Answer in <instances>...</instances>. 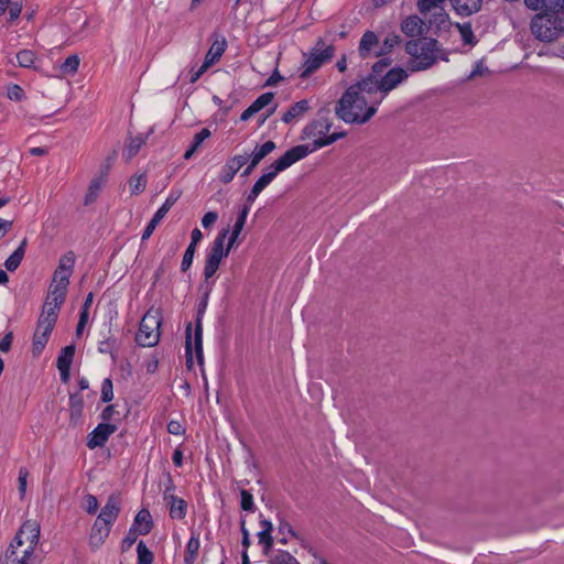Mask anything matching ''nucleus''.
Listing matches in <instances>:
<instances>
[{
	"label": "nucleus",
	"instance_id": "cd10ccee",
	"mask_svg": "<svg viewBox=\"0 0 564 564\" xmlns=\"http://www.w3.org/2000/svg\"><path fill=\"white\" fill-rule=\"evenodd\" d=\"M26 246H28V239L24 238L21 241L20 246L6 260L4 267L8 271L13 272L19 268V265L21 264V262L24 258Z\"/></svg>",
	"mask_w": 564,
	"mask_h": 564
},
{
	"label": "nucleus",
	"instance_id": "c85d7f7f",
	"mask_svg": "<svg viewBox=\"0 0 564 564\" xmlns=\"http://www.w3.org/2000/svg\"><path fill=\"white\" fill-rule=\"evenodd\" d=\"M346 135V132H334L330 135H326L324 138L319 137L318 139H315L312 144H300L299 147L307 148V155L312 153L313 151H316L321 148L327 147L329 144H333L338 139H341Z\"/></svg>",
	"mask_w": 564,
	"mask_h": 564
},
{
	"label": "nucleus",
	"instance_id": "f704fd0d",
	"mask_svg": "<svg viewBox=\"0 0 564 564\" xmlns=\"http://www.w3.org/2000/svg\"><path fill=\"white\" fill-rule=\"evenodd\" d=\"M210 137V131L207 128L202 129L197 132L194 138L191 147L184 153V159L189 160L193 154L197 151V149L202 145V143Z\"/></svg>",
	"mask_w": 564,
	"mask_h": 564
},
{
	"label": "nucleus",
	"instance_id": "5fc2aeb1",
	"mask_svg": "<svg viewBox=\"0 0 564 564\" xmlns=\"http://www.w3.org/2000/svg\"><path fill=\"white\" fill-rule=\"evenodd\" d=\"M139 532L134 528H130L127 535L121 542V551L127 552L135 543Z\"/></svg>",
	"mask_w": 564,
	"mask_h": 564
},
{
	"label": "nucleus",
	"instance_id": "052dcab7",
	"mask_svg": "<svg viewBox=\"0 0 564 564\" xmlns=\"http://www.w3.org/2000/svg\"><path fill=\"white\" fill-rule=\"evenodd\" d=\"M258 540L259 544H262L264 546V554H268L269 551L272 549L273 545V538L269 533H258Z\"/></svg>",
	"mask_w": 564,
	"mask_h": 564
},
{
	"label": "nucleus",
	"instance_id": "6e6d98bb",
	"mask_svg": "<svg viewBox=\"0 0 564 564\" xmlns=\"http://www.w3.org/2000/svg\"><path fill=\"white\" fill-rule=\"evenodd\" d=\"M248 213H249V206L245 205L242 207V209L239 212L238 217H237L236 223H235L234 228H232L236 232H241L242 231L243 226L246 224V219H247Z\"/></svg>",
	"mask_w": 564,
	"mask_h": 564
},
{
	"label": "nucleus",
	"instance_id": "7c9ffc66",
	"mask_svg": "<svg viewBox=\"0 0 564 564\" xmlns=\"http://www.w3.org/2000/svg\"><path fill=\"white\" fill-rule=\"evenodd\" d=\"M107 181L104 180V176H95L89 184L88 191L84 198V205L88 206L93 204L97 197L99 196V193L102 188V186L106 184Z\"/></svg>",
	"mask_w": 564,
	"mask_h": 564
},
{
	"label": "nucleus",
	"instance_id": "f3484780",
	"mask_svg": "<svg viewBox=\"0 0 564 564\" xmlns=\"http://www.w3.org/2000/svg\"><path fill=\"white\" fill-rule=\"evenodd\" d=\"M214 42L204 58L205 67L213 66L218 62L227 48V40L224 35L214 33Z\"/></svg>",
	"mask_w": 564,
	"mask_h": 564
},
{
	"label": "nucleus",
	"instance_id": "49530a36",
	"mask_svg": "<svg viewBox=\"0 0 564 564\" xmlns=\"http://www.w3.org/2000/svg\"><path fill=\"white\" fill-rule=\"evenodd\" d=\"M240 507L243 511L253 512L256 510V506L253 502V496L249 490L241 489L240 490Z\"/></svg>",
	"mask_w": 564,
	"mask_h": 564
},
{
	"label": "nucleus",
	"instance_id": "864d4df0",
	"mask_svg": "<svg viewBox=\"0 0 564 564\" xmlns=\"http://www.w3.org/2000/svg\"><path fill=\"white\" fill-rule=\"evenodd\" d=\"M84 509L86 512L89 514H95L99 507L98 499L94 495L87 494L84 497Z\"/></svg>",
	"mask_w": 564,
	"mask_h": 564
},
{
	"label": "nucleus",
	"instance_id": "0e129e2a",
	"mask_svg": "<svg viewBox=\"0 0 564 564\" xmlns=\"http://www.w3.org/2000/svg\"><path fill=\"white\" fill-rule=\"evenodd\" d=\"M115 161V154L106 158L104 164L100 166L99 174L97 176H104V180L107 181V176L109 170L111 169Z\"/></svg>",
	"mask_w": 564,
	"mask_h": 564
},
{
	"label": "nucleus",
	"instance_id": "603ef678",
	"mask_svg": "<svg viewBox=\"0 0 564 564\" xmlns=\"http://www.w3.org/2000/svg\"><path fill=\"white\" fill-rule=\"evenodd\" d=\"M392 63V59L390 57H383L381 59H379L378 62H376L373 65H372V68H371V73L370 74H376V76L378 78L382 77V73L386 70L387 67H389Z\"/></svg>",
	"mask_w": 564,
	"mask_h": 564
},
{
	"label": "nucleus",
	"instance_id": "aec40b11",
	"mask_svg": "<svg viewBox=\"0 0 564 564\" xmlns=\"http://www.w3.org/2000/svg\"><path fill=\"white\" fill-rule=\"evenodd\" d=\"M379 47V39L378 35L372 31H366L358 45V54L362 59L369 58L370 56H375V53Z\"/></svg>",
	"mask_w": 564,
	"mask_h": 564
},
{
	"label": "nucleus",
	"instance_id": "b1692460",
	"mask_svg": "<svg viewBox=\"0 0 564 564\" xmlns=\"http://www.w3.org/2000/svg\"><path fill=\"white\" fill-rule=\"evenodd\" d=\"M131 528H134L141 535H147L153 529V520L148 509H141L134 517Z\"/></svg>",
	"mask_w": 564,
	"mask_h": 564
},
{
	"label": "nucleus",
	"instance_id": "a19ab883",
	"mask_svg": "<svg viewBox=\"0 0 564 564\" xmlns=\"http://www.w3.org/2000/svg\"><path fill=\"white\" fill-rule=\"evenodd\" d=\"M138 564H152L154 560L153 553L147 547L143 541H140L137 546Z\"/></svg>",
	"mask_w": 564,
	"mask_h": 564
},
{
	"label": "nucleus",
	"instance_id": "20e7f679",
	"mask_svg": "<svg viewBox=\"0 0 564 564\" xmlns=\"http://www.w3.org/2000/svg\"><path fill=\"white\" fill-rule=\"evenodd\" d=\"M307 156V148L293 147L281 155L273 164L269 166V171L262 174L253 184L254 191L260 193L276 177V175Z\"/></svg>",
	"mask_w": 564,
	"mask_h": 564
},
{
	"label": "nucleus",
	"instance_id": "a211bd4d",
	"mask_svg": "<svg viewBox=\"0 0 564 564\" xmlns=\"http://www.w3.org/2000/svg\"><path fill=\"white\" fill-rule=\"evenodd\" d=\"M276 148L275 143L271 140L264 142L259 148H256L253 153L249 155V164L243 170L241 176H249L252 171L258 166V164L268 155L270 154L274 149Z\"/></svg>",
	"mask_w": 564,
	"mask_h": 564
},
{
	"label": "nucleus",
	"instance_id": "72a5a7b5",
	"mask_svg": "<svg viewBox=\"0 0 564 564\" xmlns=\"http://www.w3.org/2000/svg\"><path fill=\"white\" fill-rule=\"evenodd\" d=\"M33 554H25V549L21 552V555H19L18 551L14 550V545H9L2 564H28L26 561Z\"/></svg>",
	"mask_w": 564,
	"mask_h": 564
},
{
	"label": "nucleus",
	"instance_id": "a878e982",
	"mask_svg": "<svg viewBox=\"0 0 564 564\" xmlns=\"http://www.w3.org/2000/svg\"><path fill=\"white\" fill-rule=\"evenodd\" d=\"M310 110V104L306 99H302L295 104H293L288 111L282 116V121L284 123H291L292 121L304 116L305 112Z\"/></svg>",
	"mask_w": 564,
	"mask_h": 564
},
{
	"label": "nucleus",
	"instance_id": "9d476101",
	"mask_svg": "<svg viewBox=\"0 0 564 564\" xmlns=\"http://www.w3.org/2000/svg\"><path fill=\"white\" fill-rule=\"evenodd\" d=\"M329 115V108L325 107L319 109L317 112V118L304 127L303 133L305 137L313 138L327 134L332 128V120Z\"/></svg>",
	"mask_w": 564,
	"mask_h": 564
},
{
	"label": "nucleus",
	"instance_id": "79ce46f5",
	"mask_svg": "<svg viewBox=\"0 0 564 564\" xmlns=\"http://www.w3.org/2000/svg\"><path fill=\"white\" fill-rule=\"evenodd\" d=\"M79 63L80 59L77 54L69 55L61 65V72L63 74H75L78 69Z\"/></svg>",
	"mask_w": 564,
	"mask_h": 564
},
{
	"label": "nucleus",
	"instance_id": "ddd939ff",
	"mask_svg": "<svg viewBox=\"0 0 564 564\" xmlns=\"http://www.w3.org/2000/svg\"><path fill=\"white\" fill-rule=\"evenodd\" d=\"M249 161V154H237L230 159L227 160L226 164L223 166L220 173H219V181L223 184L230 183L235 175L238 173V171L247 164Z\"/></svg>",
	"mask_w": 564,
	"mask_h": 564
},
{
	"label": "nucleus",
	"instance_id": "e2e57ef3",
	"mask_svg": "<svg viewBox=\"0 0 564 564\" xmlns=\"http://www.w3.org/2000/svg\"><path fill=\"white\" fill-rule=\"evenodd\" d=\"M166 478H167V481L165 484L163 497H164L165 501H171V496H174L173 491L175 490V485H174L172 476L169 471L166 473Z\"/></svg>",
	"mask_w": 564,
	"mask_h": 564
},
{
	"label": "nucleus",
	"instance_id": "4d7b16f0",
	"mask_svg": "<svg viewBox=\"0 0 564 564\" xmlns=\"http://www.w3.org/2000/svg\"><path fill=\"white\" fill-rule=\"evenodd\" d=\"M204 288V292H203V296L199 301V303L197 304V316L196 317H202V315L205 313V310L207 307V301H208V296H209V292H210V286L208 284L206 285H202L200 289Z\"/></svg>",
	"mask_w": 564,
	"mask_h": 564
},
{
	"label": "nucleus",
	"instance_id": "ea45409f",
	"mask_svg": "<svg viewBox=\"0 0 564 564\" xmlns=\"http://www.w3.org/2000/svg\"><path fill=\"white\" fill-rule=\"evenodd\" d=\"M429 22L431 26H435L437 30L446 29L449 24V17L441 9L432 14Z\"/></svg>",
	"mask_w": 564,
	"mask_h": 564
},
{
	"label": "nucleus",
	"instance_id": "39448f33",
	"mask_svg": "<svg viewBox=\"0 0 564 564\" xmlns=\"http://www.w3.org/2000/svg\"><path fill=\"white\" fill-rule=\"evenodd\" d=\"M334 55V44H326L324 37H318L312 50L308 53H303V56L305 58L303 63L304 69L302 70L300 77L307 78L317 69H319L325 63L332 61Z\"/></svg>",
	"mask_w": 564,
	"mask_h": 564
},
{
	"label": "nucleus",
	"instance_id": "bf43d9fd",
	"mask_svg": "<svg viewBox=\"0 0 564 564\" xmlns=\"http://www.w3.org/2000/svg\"><path fill=\"white\" fill-rule=\"evenodd\" d=\"M7 96L9 99L20 101L24 97V91L19 85H10L7 89Z\"/></svg>",
	"mask_w": 564,
	"mask_h": 564
},
{
	"label": "nucleus",
	"instance_id": "a18cd8bd",
	"mask_svg": "<svg viewBox=\"0 0 564 564\" xmlns=\"http://www.w3.org/2000/svg\"><path fill=\"white\" fill-rule=\"evenodd\" d=\"M269 564H300L299 561L288 551H279Z\"/></svg>",
	"mask_w": 564,
	"mask_h": 564
},
{
	"label": "nucleus",
	"instance_id": "0eeeda50",
	"mask_svg": "<svg viewBox=\"0 0 564 564\" xmlns=\"http://www.w3.org/2000/svg\"><path fill=\"white\" fill-rule=\"evenodd\" d=\"M229 234V228H225L216 236L210 250L208 251L204 267V278L207 281L217 272L221 260L229 254V248H225V240Z\"/></svg>",
	"mask_w": 564,
	"mask_h": 564
},
{
	"label": "nucleus",
	"instance_id": "c9c22d12",
	"mask_svg": "<svg viewBox=\"0 0 564 564\" xmlns=\"http://www.w3.org/2000/svg\"><path fill=\"white\" fill-rule=\"evenodd\" d=\"M401 43V36L395 33L389 34L383 43L382 46L378 48V51L375 53V56H384L389 54L397 45Z\"/></svg>",
	"mask_w": 564,
	"mask_h": 564
},
{
	"label": "nucleus",
	"instance_id": "680f3d73",
	"mask_svg": "<svg viewBox=\"0 0 564 564\" xmlns=\"http://www.w3.org/2000/svg\"><path fill=\"white\" fill-rule=\"evenodd\" d=\"M105 339L99 343V351L100 352H110L112 346L116 344L117 339L113 335L104 336Z\"/></svg>",
	"mask_w": 564,
	"mask_h": 564
},
{
	"label": "nucleus",
	"instance_id": "2f4dec72",
	"mask_svg": "<svg viewBox=\"0 0 564 564\" xmlns=\"http://www.w3.org/2000/svg\"><path fill=\"white\" fill-rule=\"evenodd\" d=\"M170 507V517L172 519L182 520L186 517L187 512V503L184 499L178 498L176 496H171V501H169Z\"/></svg>",
	"mask_w": 564,
	"mask_h": 564
},
{
	"label": "nucleus",
	"instance_id": "f8f14e48",
	"mask_svg": "<svg viewBox=\"0 0 564 564\" xmlns=\"http://www.w3.org/2000/svg\"><path fill=\"white\" fill-rule=\"evenodd\" d=\"M26 542L25 554H33L40 540V523L36 520H26L17 532Z\"/></svg>",
	"mask_w": 564,
	"mask_h": 564
},
{
	"label": "nucleus",
	"instance_id": "338daca9",
	"mask_svg": "<svg viewBox=\"0 0 564 564\" xmlns=\"http://www.w3.org/2000/svg\"><path fill=\"white\" fill-rule=\"evenodd\" d=\"M8 10H9L10 20L14 21L21 14L22 4L17 1L10 2Z\"/></svg>",
	"mask_w": 564,
	"mask_h": 564
},
{
	"label": "nucleus",
	"instance_id": "f257e3e1",
	"mask_svg": "<svg viewBox=\"0 0 564 564\" xmlns=\"http://www.w3.org/2000/svg\"><path fill=\"white\" fill-rule=\"evenodd\" d=\"M381 99L367 106L366 98L354 87H348L335 107L336 116L346 123L362 124L368 122L377 112V105Z\"/></svg>",
	"mask_w": 564,
	"mask_h": 564
},
{
	"label": "nucleus",
	"instance_id": "09e8293b",
	"mask_svg": "<svg viewBox=\"0 0 564 564\" xmlns=\"http://www.w3.org/2000/svg\"><path fill=\"white\" fill-rule=\"evenodd\" d=\"M274 98V94L269 91L260 95L251 106L254 108L257 112L267 107Z\"/></svg>",
	"mask_w": 564,
	"mask_h": 564
},
{
	"label": "nucleus",
	"instance_id": "4be33fe9",
	"mask_svg": "<svg viewBox=\"0 0 564 564\" xmlns=\"http://www.w3.org/2000/svg\"><path fill=\"white\" fill-rule=\"evenodd\" d=\"M525 6L531 10L560 14L564 7V0H524Z\"/></svg>",
	"mask_w": 564,
	"mask_h": 564
},
{
	"label": "nucleus",
	"instance_id": "58836bf2",
	"mask_svg": "<svg viewBox=\"0 0 564 564\" xmlns=\"http://www.w3.org/2000/svg\"><path fill=\"white\" fill-rule=\"evenodd\" d=\"M456 28L458 29L459 33H460V36H462V40L465 44L467 45H475L476 44V37L474 35V32H473V28H471V23L470 22H466V23H456Z\"/></svg>",
	"mask_w": 564,
	"mask_h": 564
},
{
	"label": "nucleus",
	"instance_id": "69168bd1",
	"mask_svg": "<svg viewBox=\"0 0 564 564\" xmlns=\"http://www.w3.org/2000/svg\"><path fill=\"white\" fill-rule=\"evenodd\" d=\"M167 432L173 435H183L185 433V429L181 422L172 420L167 423Z\"/></svg>",
	"mask_w": 564,
	"mask_h": 564
},
{
	"label": "nucleus",
	"instance_id": "6ab92c4d",
	"mask_svg": "<svg viewBox=\"0 0 564 564\" xmlns=\"http://www.w3.org/2000/svg\"><path fill=\"white\" fill-rule=\"evenodd\" d=\"M64 261L65 259L59 260V265L54 272L53 281L50 288L67 291V286L69 284V275L74 265V258L67 259V268H64Z\"/></svg>",
	"mask_w": 564,
	"mask_h": 564
},
{
	"label": "nucleus",
	"instance_id": "393cba45",
	"mask_svg": "<svg viewBox=\"0 0 564 564\" xmlns=\"http://www.w3.org/2000/svg\"><path fill=\"white\" fill-rule=\"evenodd\" d=\"M356 91L358 93H367L375 94L381 93V84L380 78L376 76V74H369L365 78L358 80L356 84L351 85Z\"/></svg>",
	"mask_w": 564,
	"mask_h": 564
},
{
	"label": "nucleus",
	"instance_id": "4c0bfd02",
	"mask_svg": "<svg viewBox=\"0 0 564 564\" xmlns=\"http://www.w3.org/2000/svg\"><path fill=\"white\" fill-rule=\"evenodd\" d=\"M145 140L147 138L141 134L130 139L124 150V155L127 156L128 161L137 155L142 145L145 143Z\"/></svg>",
	"mask_w": 564,
	"mask_h": 564
},
{
	"label": "nucleus",
	"instance_id": "8fccbe9b",
	"mask_svg": "<svg viewBox=\"0 0 564 564\" xmlns=\"http://www.w3.org/2000/svg\"><path fill=\"white\" fill-rule=\"evenodd\" d=\"M29 470L26 467H20L19 469V495L21 499H24L26 494V484H28V477H29Z\"/></svg>",
	"mask_w": 564,
	"mask_h": 564
},
{
	"label": "nucleus",
	"instance_id": "4468645a",
	"mask_svg": "<svg viewBox=\"0 0 564 564\" xmlns=\"http://www.w3.org/2000/svg\"><path fill=\"white\" fill-rule=\"evenodd\" d=\"M112 524L108 521H102V518H97L93 524L89 534V546L93 551L98 550L108 538Z\"/></svg>",
	"mask_w": 564,
	"mask_h": 564
},
{
	"label": "nucleus",
	"instance_id": "2eb2a0df",
	"mask_svg": "<svg viewBox=\"0 0 564 564\" xmlns=\"http://www.w3.org/2000/svg\"><path fill=\"white\" fill-rule=\"evenodd\" d=\"M408 78V73L405 69L401 67H393L390 70H388L382 77H380V84H381V100L384 98V96L394 89L399 84H401L403 80Z\"/></svg>",
	"mask_w": 564,
	"mask_h": 564
},
{
	"label": "nucleus",
	"instance_id": "13d9d810",
	"mask_svg": "<svg viewBox=\"0 0 564 564\" xmlns=\"http://www.w3.org/2000/svg\"><path fill=\"white\" fill-rule=\"evenodd\" d=\"M444 0H417V9L422 14H426L431 9L436 8Z\"/></svg>",
	"mask_w": 564,
	"mask_h": 564
},
{
	"label": "nucleus",
	"instance_id": "bb28decb",
	"mask_svg": "<svg viewBox=\"0 0 564 564\" xmlns=\"http://www.w3.org/2000/svg\"><path fill=\"white\" fill-rule=\"evenodd\" d=\"M119 512H120V507H119L118 499L116 496L111 495L108 498L107 503L102 507V509L97 518H102V521L109 520V523L112 524L117 520Z\"/></svg>",
	"mask_w": 564,
	"mask_h": 564
},
{
	"label": "nucleus",
	"instance_id": "37998d69",
	"mask_svg": "<svg viewBox=\"0 0 564 564\" xmlns=\"http://www.w3.org/2000/svg\"><path fill=\"white\" fill-rule=\"evenodd\" d=\"M17 61L21 67H34L35 53L30 50H22L17 54Z\"/></svg>",
	"mask_w": 564,
	"mask_h": 564
},
{
	"label": "nucleus",
	"instance_id": "c756f323",
	"mask_svg": "<svg viewBox=\"0 0 564 564\" xmlns=\"http://www.w3.org/2000/svg\"><path fill=\"white\" fill-rule=\"evenodd\" d=\"M84 399L79 393L69 394V420L77 424L83 415Z\"/></svg>",
	"mask_w": 564,
	"mask_h": 564
},
{
	"label": "nucleus",
	"instance_id": "f03ea898",
	"mask_svg": "<svg viewBox=\"0 0 564 564\" xmlns=\"http://www.w3.org/2000/svg\"><path fill=\"white\" fill-rule=\"evenodd\" d=\"M404 50L411 56L408 67L411 72H421L431 68L438 58L447 61V57L440 55L442 50L436 39L423 36L422 39L410 40L405 43Z\"/></svg>",
	"mask_w": 564,
	"mask_h": 564
},
{
	"label": "nucleus",
	"instance_id": "5701e85b",
	"mask_svg": "<svg viewBox=\"0 0 564 564\" xmlns=\"http://www.w3.org/2000/svg\"><path fill=\"white\" fill-rule=\"evenodd\" d=\"M451 4L457 14L469 17L480 11L482 0H451Z\"/></svg>",
	"mask_w": 564,
	"mask_h": 564
},
{
	"label": "nucleus",
	"instance_id": "3c124183",
	"mask_svg": "<svg viewBox=\"0 0 564 564\" xmlns=\"http://www.w3.org/2000/svg\"><path fill=\"white\" fill-rule=\"evenodd\" d=\"M195 251H196V247L188 245V247L186 248L185 253L183 256L182 263H181L182 272H186L191 268V265L193 263Z\"/></svg>",
	"mask_w": 564,
	"mask_h": 564
},
{
	"label": "nucleus",
	"instance_id": "1a4fd4ad",
	"mask_svg": "<svg viewBox=\"0 0 564 564\" xmlns=\"http://www.w3.org/2000/svg\"><path fill=\"white\" fill-rule=\"evenodd\" d=\"M56 319H39L32 338V356L39 357L44 350L55 327Z\"/></svg>",
	"mask_w": 564,
	"mask_h": 564
},
{
	"label": "nucleus",
	"instance_id": "473e14b6",
	"mask_svg": "<svg viewBox=\"0 0 564 564\" xmlns=\"http://www.w3.org/2000/svg\"><path fill=\"white\" fill-rule=\"evenodd\" d=\"M200 542L197 535L192 534L189 538L184 555V564H194L199 552Z\"/></svg>",
	"mask_w": 564,
	"mask_h": 564
},
{
	"label": "nucleus",
	"instance_id": "de8ad7c7",
	"mask_svg": "<svg viewBox=\"0 0 564 564\" xmlns=\"http://www.w3.org/2000/svg\"><path fill=\"white\" fill-rule=\"evenodd\" d=\"M101 401L108 403L113 399V384L110 378H106L101 383Z\"/></svg>",
	"mask_w": 564,
	"mask_h": 564
},
{
	"label": "nucleus",
	"instance_id": "423d86ee",
	"mask_svg": "<svg viewBox=\"0 0 564 564\" xmlns=\"http://www.w3.org/2000/svg\"><path fill=\"white\" fill-rule=\"evenodd\" d=\"M197 359L198 365L203 366V326L202 319H195V322H188L185 329V358L186 367L191 370L194 366V356Z\"/></svg>",
	"mask_w": 564,
	"mask_h": 564
},
{
	"label": "nucleus",
	"instance_id": "774afa93",
	"mask_svg": "<svg viewBox=\"0 0 564 564\" xmlns=\"http://www.w3.org/2000/svg\"><path fill=\"white\" fill-rule=\"evenodd\" d=\"M217 219L218 214L216 212H208L204 215L202 219V225L204 226V228H209L216 223Z\"/></svg>",
	"mask_w": 564,
	"mask_h": 564
},
{
	"label": "nucleus",
	"instance_id": "412c9836",
	"mask_svg": "<svg viewBox=\"0 0 564 564\" xmlns=\"http://www.w3.org/2000/svg\"><path fill=\"white\" fill-rule=\"evenodd\" d=\"M401 31L412 40L416 36H423L426 33L425 22L417 15L412 14L401 22Z\"/></svg>",
	"mask_w": 564,
	"mask_h": 564
},
{
	"label": "nucleus",
	"instance_id": "6e6552de",
	"mask_svg": "<svg viewBox=\"0 0 564 564\" xmlns=\"http://www.w3.org/2000/svg\"><path fill=\"white\" fill-rule=\"evenodd\" d=\"M162 319H140L139 330L135 334V341L142 347H153L159 343Z\"/></svg>",
	"mask_w": 564,
	"mask_h": 564
},
{
	"label": "nucleus",
	"instance_id": "e433bc0d",
	"mask_svg": "<svg viewBox=\"0 0 564 564\" xmlns=\"http://www.w3.org/2000/svg\"><path fill=\"white\" fill-rule=\"evenodd\" d=\"M75 351L76 347L73 344L62 348L57 357L56 367L70 368L74 360Z\"/></svg>",
	"mask_w": 564,
	"mask_h": 564
},
{
	"label": "nucleus",
	"instance_id": "9b49d317",
	"mask_svg": "<svg viewBox=\"0 0 564 564\" xmlns=\"http://www.w3.org/2000/svg\"><path fill=\"white\" fill-rule=\"evenodd\" d=\"M117 431V425L111 423H99L88 435H87V447L95 449L102 447L108 441L109 436Z\"/></svg>",
	"mask_w": 564,
	"mask_h": 564
},
{
	"label": "nucleus",
	"instance_id": "dca6fc26",
	"mask_svg": "<svg viewBox=\"0 0 564 564\" xmlns=\"http://www.w3.org/2000/svg\"><path fill=\"white\" fill-rule=\"evenodd\" d=\"M66 292L67 291L50 288L43 304L42 314H45L46 317H56L59 312V306L66 299Z\"/></svg>",
	"mask_w": 564,
	"mask_h": 564
},
{
	"label": "nucleus",
	"instance_id": "7ed1b4c3",
	"mask_svg": "<svg viewBox=\"0 0 564 564\" xmlns=\"http://www.w3.org/2000/svg\"><path fill=\"white\" fill-rule=\"evenodd\" d=\"M533 35L542 42H553L564 33V12H541L531 21Z\"/></svg>",
	"mask_w": 564,
	"mask_h": 564
},
{
	"label": "nucleus",
	"instance_id": "c03bdc74",
	"mask_svg": "<svg viewBox=\"0 0 564 564\" xmlns=\"http://www.w3.org/2000/svg\"><path fill=\"white\" fill-rule=\"evenodd\" d=\"M147 177L144 174L133 175L130 178V188L132 195H138L145 189Z\"/></svg>",
	"mask_w": 564,
	"mask_h": 564
}]
</instances>
